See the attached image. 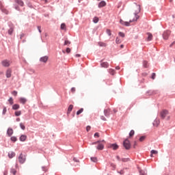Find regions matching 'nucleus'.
Instances as JSON below:
<instances>
[{"instance_id": "obj_1", "label": "nucleus", "mask_w": 175, "mask_h": 175, "mask_svg": "<svg viewBox=\"0 0 175 175\" xmlns=\"http://www.w3.org/2000/svg\"><path fill=\"white\" fill-rule=\"evenodd\" d=\"M141 11V6L139 5H136L135 6V18L132 20H130L129 22L127 21H123L122 19L120 20V23L122 24V25H125L126 27L130 26V23H133V22H137V20L139 18V16L138 14Z\"/></svg>"}, {"instance_id": "obj_2", "label": "nucleus", "mask_w": 175, "mask_h": 175, "mask_svg": "<svg viewBox=\"0 0 175 175\" xmlns=\"http://www.w3.org/2000/svg\"><path fill=\"white\" fill-rule=\"evenodd\" d=\"M18 162L21 163V164H23L25 163V161H26V158H25V156L23 154V153H21L18 158Z\"/></svg>"}, {"instance_id": "obj_3", "label": "nucleus", "mask_w": 175, "mask_h": 175, "mask_svg": "<svg viewBox=\"0 0 175 175\" xmlns=\"http://www.w3.org/2000/svg\"><path fill=\"white\" fill-rule=\"evenodd\" d=\"M123 146H124L126 150H129L131 148V143L128 139H126L125 141L123 142Z\"/></svg>"}, {"instance_id": "obj_4", "label": "nucleus", "mask_w": 175, "mask_h": 175, "mask_svg": "<svg viewBox=\"0 0 175 175\" xmlns=\"http://www.w3.org/2000/svg\"><path fill=\"white\" fill-rule=\"evenodd\" d=\"M105 144V140L100 141V142L98 144V146L96 147L97 150H103L104 149Z\"/></svg>"}, {"instance_id": "obj_5", "label": "nucleus", "mask_w": 175, "mask_h": 175, "mask_svg": "<svg viewBox=\"0 0 175 175\" xmlns=\"http://www.w3.org/2000/svg\"><path fill=\"white\" fill-rule=\"evenodd\" d=\"M169 114V111L167 110H163L160 111V117L163 120L166 118V116Z\"/></svg>"}, {"instance_id": "obj_6", "label": "nucleus", "mask_w": 175, "mask_h": 175, "mask_svg": "<svg viewBox=\"0 0 175 175\" xmlns=\"http://www.w3.org/2000/svg\"><path fill=\"white\" fill-rule=\"evenodd\" d=\"M1 63H2L3 66L6 67V68L9 67L11 64V62L8 59H4L2 61Z\"/></svg>"}, {"instance_id": "obj_7", "label": "nucleus", "mask_w": 175, "mask_h": 175, "mask_svg": "<svg viewBox=\"0 0 175 175\" xmlns=\"http://www.w3.org/2000/svg\"><path fill=\"white\" fill-rule=\"evenodd\" d=\"M171 32L170 31H165L163 33V38L164 40H167L169 38V36H170Z\"/></svg>"}, {"instance_id": "obj_8", "label": "nucleus", "mask_w": 175, "mask_h": 175, "mask_svg": "<svg viewBox=\"0 0 175 175\" xmlns=\"http://www.w3.org/2000/svg\"><path fill=\"white\" fill-rule=\"evenodd\" d=\"M49 59V57L48 56H44V57H42L40 59V62H43V63H46L47 61Z\"/></svg>"}, {"instance_id": "obj_9", "label": "nucleus", "mask_w": 175, "mask_h": 175, "mask_svg": "<svg viewBox=\"0 0 175 175\" xmlns=\"http://www.w3.org/2000/svg\"><path fill=\"white\" fill-rule=\"evenodd\" d=\"M13 134H14V130L11 128L8 129V131H7L8 136L10 137Z\"/></svg>"}, {"instance_id": "obj_10", "label": "nucleus", "mask_w": 175, "mask_h": 175, "mask_svg": "<svg viewBox=\"0 0 175 175\" xmlns=\"http://www.w3.org/2000/svg\"><path fill=\"white\" fill-rule=\"evenodd\" d=\"M119 148L117 144H112L109 146V148H112L114 150H116Z\"/></svg>"}, {"instance_id": "obj_11", "label": "nucleus", "mask_w": 175, "mask_h": 175, "mask_svg": "<svg viewBox=\"0 0 175 175\" xmlns=\"http://www.w3.org/2000/svg\"><path fill=\"white\" fill-rule=\"evenodd\" d=\"M8 158L13 159L14 157H15L16 153L12 151V152H8Z\"/></svg>"}, {"instance_id": "obj_12", "label": "nucleus", "mask_w": 175, "mask_h": 175, "mask_svg": "<svg viewBox=\"0 0 175 175\" xmlns=\"http://www.w3.org/2000/svg\"><path fill=\"white\" fill-rule=\"evenodd\" d=\"M12 76V70L10 68H8L6 71V77L10 78Z\"/></svg>"}, {"instance_id": "obj_13", "label": "nucleus", "mask_w": 175, "mask_h": 175, "mask_svg": "<svg viewBox=\"0 0 175 175\" xmlns=\"http://www.w3.org/2000/svg\"><path fill=\"white\" fill-rule=\"evenodd\" d=\"M159 124H160V120L159 119H156L153 122V125L155 127H158Z\"/></svg>"}, {"instance_id": "obj_14", "label": "nucleus", "mask_w": 175, "mask_h": 175, "mask_svg": "<svg viewBox=\"0 0 175 175\" xmlns=\"http://www.w3.org/2000/svg\"><path fill=\"white\" fill-rule=\"evenodd\" d=\"M106 5V2L105 1H101L99 3H98V8H102L103 7H105Z\"/></svg>"}, {"instance_id": "obj_15", "label": "nucleus", "mask_w": 175, "mask_h": 175, "mask_svg": "<svg viewBox=\"0 0 175 175\" xmlns=\"http://www.w3.org/2000/svg\"><path fill=\"white\" fill-rule=\"evenodd\" d=\"M147 36H148L147 41L148 42L151 41L153 38L152 34L151 33H147Z\"/></svg>"}, {"instance_id": "obj_16", "label": "nucleus", "mask_w": 175, "mask_h": 175, "mask_svg": "<svg viewBox=\"0 0 175 175\" xmlns=\"http://www.w3.org/2000/svg\"><path fill=\"white\" fill-rule=\"evenodd\" d=\"M101 67L104 68H109V63L108 62H103L100 64Z\"/></svg>"}, {"instance_id": "obj_17", "label": "nucleus", "mask_w": 175, "mask_h": 175, "mask_svg": "<svg viewBox=\"0 0 175 175\" xmlns=\"http://www.w3.org/2000/svg\"><path fill=\"white\" fill-rule=\"evenodd\" d=\"M74 106L72 105H69V107L68 109V111H67V115L69 116V114L70 113V112H72V109H73Z\"/></svg>"}, {"instance_id": "obj_18", "label": "nucleus", "mask_w": 175, "mask_h": 175, "mask_svg": "<svg viewBox=\"0 0 175 175\" xmlns=\"http://www.w3.org/2000/svg\"><path fill=\"white\" fill-rule=\"evenodd\" d=\"M14 31V26L10 27V29H8V33L9 35L12 36L13 34Z\"/></svg>"}, {"instance_id": "obj_19", "label": "nucleus", "mask_w": 175, "mask_h": 175, "mask_svg": "<svg viewBox=\"0 0 175 175\" xmlns=\"http://www.w3.org/2000/svg\"><path fill=\"white\" fill-rule=\"evenodd\" d=\"M159 154V151L158 150H152L150 151V157H153V154Z\"/></svg>"}, {"instance_id": "obj_20", "label": "nucleus", "mask_w": 175, "mask_h": 175, "mask_svg": "<svg viewBox=\"0 0 175 175\" xmlns=\"http://www.w3.org/2000/svg\"><path fill=\"white\" fill-rule=\"evenodd\" d=\"M19 102H20V103H22V104L25 105L27 102V98H19Z\"/></svg>"}, {"instance_id": "obj_21", "label": "nucleus", "mask_w": 175, "mask_h": 175, "mask_svg": "<svg viewBox=\"0 0 175 175\" xmlns=\"http://www.w3.org/2000/svg\"><path fill=\"white\" fill-rule=\"evenodd\" d=\"M15 3H18L21 7L24 5V2L22 0H15Z\"/></svg>"}, {"instance_id": "obj_22", "label": "nucleus", "mask_w": 175, "mask_h": 175, "mask_svg": "<svg viewBox=\"0 0 175 175\" xmlns=\"http://www.w3.org/2000/svg\"><path fill=\"white\" fill-rule=\"evenodd\" d=\"M26 139H27V136L25 135H22L20 137V141H21V142H25Z\"/></svg>"}, {"instance_id": "obj_23", "label": "nucleus", "mask_w": 175, "mask_h": 175, "mask_svg": "<svg viewBox=\"0 0 175 175\" xmlns=\"http://www.w3.org/2000/svg\"><path fill=\"white\" fill-rule=\"evenodd\" d=\"M20 108V106L18 105V104H14V105L12 106V109L14 110H17Z\"/></svg>"}, {"instance_id": "obj_24", "label": "nucleus", "mask_w": 175, "mask_h": 175, "mask_svg": "<svg viewBox=\"0 0 175 175\" xmlns=\"http://www.w3.org/2000/svg\"><path fill=\"white\" fill-rule=\"evenodd\" d=\"M98 45L100 47H106L107 46V44H105V42H99Z\"/></svg>"}, {"instance_id": "obj_25", "label": "nucleus", "mask_w": 175, "mask_h": 175, "mask_svg": "<svg viewBox=\"0 0 175 175\" xmlns=\"http://www.w3.org/2000/svg\"><path fill=\"white\" fill-rule=\"evenodd\" d=\"M104 113L105 116H109L110 113V109H105L104 111Z\"/></svg>"}, {"instance_id": "obj_26", "label": "nucleus", "mask_w": 175, "mask_h": 175, "mask_svg": "<svg viewBox=\"0 0 175 175\" xmlns=\"http://www.w3.org/2000/svg\"><path fill=\"white\" fill-rule=\"evenodd\" d=\"M61 29L64 31H66V25L65 23H62L61 25Z\"/></svg>"}, {"instance_id": "obj_27", "label": "nucleus", "mask_w": 175, "mask_h": 175, "mask_svg": "<svg viewBox=\"0 0 175 175\" xmlns=\"http://www.w3.org/2000/svg\"><path fill=\"white\" fill-rule=\"evenodd\" d=\"M98 21H99V19H98V18L97 16L94 17V18H93V23H94V24H97V23H98Z\"/></svg>"}, {"instance_id": "obj_28", "label": "nucleus", "mask_w": 175, "mask_h": 175, "mask_svg": "<svg viewBox=\"0 0 175 175\" xmlns=\"http://www.w3.org/2000/svg\"><path fill=\"white\" fill-rule=\"evenodd\" d=\"M1 10H2V12L3 13H5V14H8L9 12L8 10L5 9L3 7L1 8Z\"/></svg>"}, {"instance_id": "obj_29", "label": "nucleus", "mask_w": 175, "mask_h": 175, "mask_svg": "<svg viewBox=\"0 0 175 175\" xmlns=\"http://www.w3.org/2000/svg\"><path fill=\"white\" fill-rule=\"evenodd\" d=\"M21 114H22L21 111H16L14 112V115L16 116H21Z\"/></svg>"}, {"instance_id": "obj_30", "label": "nucleus", "mask_w": 175, "mask_h": 175, "mask_svg": "<svg viewBox=\"0 0 175 175\" xmlns=\"http://www.w3.org/2000/svg\"><path fill=\"white\" fill-rule=\"evenodd\" d=\"M83 108L80 109L79 111H77V116H79L83 113Z\"/></svg>"}, {"instance_id": "obj_31", "label": "nucleus", "mask_w": 175, "mask_h": 175, "mask_svg": "<svg viewBox=\"0 0 175 175\" xmlns=\"http://www.w3.org/2000/svg\"><path fill=\"white\" fill-rule=\"evenodd\" d=\"M10 172L11 174H14V175H16V170L14 169V168H12L11 170H10Z\"/></svg>"}, {"instance_id": "obj_32", "label": "nucleus", "mask_w": 175, "mask_h": 175, "mask_svg": "<svg viewBox=\"0 0 175 175\" xmlns=\"http://www.w3.org/2000/svg\"><path fill=\"white\" fill-rule=\"evenodd\" d=\"M109 73L111 74V75H114L115 70H113L112 68L109 69Z\"/></svg>"}, {"instance_id": "obj_33", "label": "nucleus", "mask_w": 175, "mask_h": 175, "mask_svg": "<svg viewBox=\"0 0 175 175\" xmlns=\"http://www.w3.org/2000/svg\"><path fill=\"white\" fill-rule=\"evenodd\" d=\"M121 42H122V40L118 37H116V44H120Z\"/></svg>"}, {"instance_id": "obj_34", "label": "nucleus", "mask_w": 175, "mask_h": 175, "mask_svg": "<svg viewBox=\"0 0 175 175\" xmlns=\"http://www.w3.org/2000/svg\"><path fill=\"white\" fill-rule=\"evenodd\" d=\"M106 33L108 35V36H111V30L109 29H107Z\"/></svg>"}, {"instance_id": "obj_35", "label": "nucleus", "mask_w": 175, "mask_h": 175, "mask_svg": "<svg viewBox=\"0 0 175 175\" xmlns=\"http://www.w3.org/2000/svg\"><path fill=\"white\" fill-rule=\"evenodd\" d=\"M8 102L10 103V104L14 105V98H10V99H8Z\"/></svg>"}, {"instance_id": "obj_36", "label": "nucleus", "mask_w": 175, "mask_h": 175, "mask_svg": "<svg viewBox=\"0 0 175 175\" xmlns=\"http://www.w3.org/2000/svg\"><path fill=\"white\" fill-rule=\"evenodd\" d=\"M134 135H135V131L133 130H132L129 133V137H132Z\"/></svg>"}, {"instance_id": "obj_37", "label": "nucleus", "mask_w": 175, "mask_h": 175, "mask_svg": "<svg viewBox=\"0 0 175 175\" xmlns=\"http://www.w3.org/2000/svg\"><path fill=\"white\" fill-rule=\"evenodd\" d=\"M143 66L145 68H148V62L144 61Z\"/></svg>"}, {"instance_id": "obj_38", "label": "nucleus", "mask_w": 175, "mask_h": 175, "mask_svg": "<svg viewBox=\"0 0 175 175\" xmlns=\"http://www.w3.org/2000/svg\"><path fill=\"white\" fill-rule=\"evenodd\" d=\"M118 35H119V36H120L122 38H124L125 37V33H122V32H119Z\"/></svg>"}, {"instance_id": "obj_39", "label": "nucleus", "mask_w": 175, "mask_h": 175, "mask_svg": "<svg viewBox=\"0 0 175 175\" xmlns=\"http://www.w3.org/2000/svg\"><path fill=\"white\" fill-rule=\"evenodd\" d=\"M91 161L94 163H96L98 160L96 157H91Z\"/></svg>"}, {"instance_id": "obj_40", "label": "nucleus", "mask_w": 175, "mask_h": 175, "mask_svg": "<svg viewBox=\"0 0 175 175\" xmlns=\"http://www.w3.org/2000/svg\"><path fill=\"white\" fill-rule=\"evenodd\" d=\"M20 127L22 130L25 129V126L23 123H20Z\"/></svg>"}, {"instance_id": "obj_41", "label": "nucleus", "mask_w": 175, "mask_h": 175, "mask_svg": "<svg viewBox=\"0 0 175 175\" xmlns=\"http://www.w3.org/2000/svg\"><path fill=\"white\" fill-rule=\"evenodd\" d=\"M11 141L12 142H16L17 141L16 137H11Z\"/></svg>"}, {"instance_id": "obj_42", "label": "nucleus", "mask_w": 175, "mask_h": 175, "mask_svg": "<svg viewBox=\"0 0 175 175\" xmlns=\"http://www.w3.org/2000/svg\"><path fill=\"white\" fill-rule=\"evenodd\" d=\"M146 139V137L145 136H142L139 138V142H144Z\"/></svg>"}, {"instance_id": "obj_43", "label": "nucleus", "mask_w": 175, "mask_h": 175, "mask_svg": "<svg viewBox=\"0 0 175 175\" xmlns=\"http://www.w3.org/2000/svg\"><path fill=\"white\" fill-rule=\"evenodd\" d=\"M70 44V42L69 40H65L64 41V46L68 45Z\"/></svg>"}, {"instance_id": "obj_44", "label": "nucleus", "mask_w": 175, "mask_h": 175, "mask_svg": "<svg viewBox=\"0 0 175 175\" xmlns=\"http://www.w3.org/2000/svg\"><path fill=\"white\" fill-rule=\"evenodd\" d=\"M75 92H76V88H75V87H72V88H71V92H72V94H75Z\"/></svg>"}, {"instance_id": "obj_45", "label": "nucleus", "mask_w": 175, "mask_h": 175, "mask_svg": "<svg viewBox=\"0 0 175 175\" xmlns=\"http://www.w3.org/2000/svg\"><path fill=\"white\" fill-rule=\"evenodd\" d=\"M7 112V108L5 107H3V115L6 114Z\"/></svg>"}, {"instance_id": "obj_46", "label": "nucleus", "mask_w": 175, "mask_h": 175, "mask_svg": "<svg viewBox=\"0 0 175 175\" xmlns=\"http://www.w3.org/2000/svg\"><path fill=\"white\" fill-rule=\"evenodd\" d=\"M12 94L13 96H16L17 94H18V92L14 91V92H12Z\"/></svg>"}, {"instance_id": "obj_47", "label": "nucleus", "mask_w": 175, "mask_h": 175, "mask_svg": "<svg viewBox=\"0 0 175 175\" xmlns=\"http://www.w3.org/2000/svg\"><path fill=\"white\" fill-rule=\"evenodd\" d=\"M155 77H156V74L154 72L152 73L151 79L154 80L155 79Z\"/></svg>"}, {"instance_id": "obj_48", "label": "nucleus", "mask_w": 175, "mask_h": 175, "mask_svg": "<svg viewBox=\"0 0 175 175\" xmlns=\"http://www.w3.org/2000/svg\"><path fill=\"white\" fill-rule=\"evenodd\" d=\"M120 161H122V162H126L127 161H129V159L122 158Z\"/></svg>"}, {"instance_id": "obj_49", "label": "nucleus", "mask_w": 175, "mask_h": 175, "mask_svg": "<svg viewBox=\"0 0 175 175\" xmlns=\"http://www.w3.org/2000/svg\"><path fill=\"white\" fill-rule=\"evenodd\" d=\"M94 137H99V133L98 132L94 133Z\"/></svg>"}, {"instance_id": "obj_50", "label": "nucleus", "mask_w": 175, "mask_h": 175, "mask_svg": "<svg viewBox=\"0 0 175 175\" xmlns=\"http://www.w3.org/2000/svg\"><path fill=\"white\" fill-rule=\"evenodd\" d=\"M90 129H91L90 126H87V127H86V131H87V132H89V131H90Z\"/></svg>"}, {"instance_id": "obj_51", "label": "nucleus", "mask_w": 175, "mask_h": 175, "mask_svg": "<svg viewBox=\"0 0 175 175\" xmlns=\"http://www.w3.org/2000/svg\"><path fill=\"white\" fill-rule=\"evenodd\" d=\"M101 141H97L96 142H94L92 143V145H96V144H98Z\"/></svg>"}, {"instance_id": "obj_52", "label": "nucleus", "mask_w": 175, "mask_h": 175, "mask_svg": "<svg viewBox=\"0 0 175 175\" xmlns=\"http://www.w3.org/2000/svg\"><path fill=\"white\" fill-rule=\"evenodd\" d=\"M66 52H67V53H70V48H67V49H66Z\"/></svg>"}, {"instance_id": "obj_53", "label": "nucleus", "mask_w": 175, "mask_h": 175, "mask_svg": "<svg viewBox=\"0 0 175 175\" xmlns=\"http://www.w3.org/2000/svg\"><path fill=\"white\" fill-rule=\"evenodd\" d=\"M73 161H75L77 162V163H79V160L77 159L76 157H75V158L73 159Z\"/></svg>"}, {"instance_id": "obj_54", "label": "nucleus", "mask_w": 175, "mask_h": 175, "mask_svg": "<svg viewBox=\"0 0 175 175\" xmlns=\"http://www.w3.org/2000/svg\"><path fill=\"white\" fill-rule=\"evenodd\" d=\"M37 29H38L40 33H42V30L40 29H41L40 26H38Z\"/></svg>"}, {"instance_id": "obj_55", "label": "nucleus", "mask_w": 175, "mask_h": 175, "mask_svg": "<svg viewBox=\"0 0 175 175\" xmlns=\"http://www.w3.org/2000/svg\"><path fill=\"white\" fill-rule=\"evenodd\" d=\"M25 36V34L24 33H21V36H20V38L21 39H23V38Z\"/></svg>"}, {"instance_id": "obj_56", "label": "nucleus", "mask_w": 175, "mask_h": 175, "mask_svg": "<svg viewBox=\"0 0 175 175\" xmlns=\"http://www.w3.org/2000/svg\"><path fill=\"white\" fill-rule=\"evenodd\" d=\"M42 170L44 171V172H46L47 171V168L45 167H42Z\"/></svg>"}, {"instance_id": "obj_57", "label": "nucleus", "mask_w": 175, "mask_h": 175, "mask_svg": "<svg viewBox=\"0 0 175 175\" xmlns=\"http://www.w3.org/2000/svg\"><path fill=\"white\" fill-rule=\"evenodd\" d=\"M101 120L103 121H106V118L104 116H101Z\"/></svg>"}, {"instance_id": "obj_58", "label": "nucleus", "mask_w": 175, "mask_h": 175, "mask_svg": "<svg viewBox=\"0 0 175 175\" xmlns=\"http://www.w3.org/2000/svg\"><path fill=\"white\" fill-rule=\"evenodd\" d=\"M3 5H2V3H1V1H0V9H1V8H3Z\"/></svg>"}, {"instance_id": "obj_59", "label": "nucleus", "mask_w": 175, "mask_h": 175, "mask_svg": "<svg viewBox=\"0 0 175 175\" xmlns=\"http://www.w3.org/2000/svg\"><path fill=\"white\" fill-rule=\"evenodd\" d=\"M116 159H118V161H121L120 157H119V156H116Z\"/></svg>"}, {"instance_id": "obj_60", "label": "nucleus", "mask_w": 175, "mask_h": 175, "mask_svg": "<svg viewBox=\"0 0 175 175\" xmlns=\"http://www.w3.org/2000/svg\"><path fill=\"white\" fill-rule=\"evenodd\" d=\"M3 175H8V171H5L4 174Z\"/></svg>"}, {"instance_id": "obj_61", "label": "nucleus", "mask_w": 175, "mask_h": 175, "mask_svg": "<svg viewBox=\"0 0 175 175\" xmlns=\"http://www.w3.org/2000/svg\"><path fill=\"white\" fill-rule=\"evenodd\" d=\"M76 57H81V55L80 54H76Z\"/></svg>"}, {"instance_id": "obj_62", "label": "nucleus", "mask_w": 175, "mask_h": 175, "mask_svg": "<svg viewBox=\"0 0 175 175\" xmlns=\"http://www.w3.org/2000/svg\"><path fill=\"white\" fill-rule=\"evenodd\" d=\"M15 10H19V8L16 6V7H15Z\"/></svg>"}, {"instance_id": "obj_63", "label": "nucleus", "mask_w": 175, "mask_h": 175, "mask_svg": "<svg viewBox=\"0 0 175 175\" xmlns=\"http://www.w3.org/2000/svg\"><path fill=\"white\" fill-rule=\"evenodd\" d=\"M141 175H147V174L145 173L141 172Z\"/></svg>"}, {"instance_id": "obj_64", "label": "nucleus", "mask_w": 175, "mask_h": 175, "mask_svg": "<svg viewBox=\"0 0 175 175\" xmlns=\"http://www.w3.org/2000/svg\"><path fill=\"white\" fill-rule=\"evenodd\" d=\"M16 121H17V122H19V121H20V118H18L16 119Z\"/></svg>"}]
</instances>
